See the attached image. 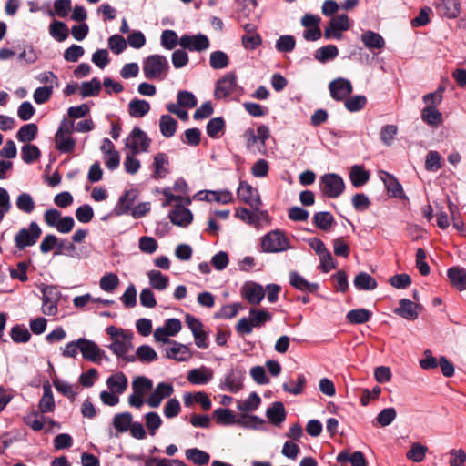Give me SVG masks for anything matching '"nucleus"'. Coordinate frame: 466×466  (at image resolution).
<instances>
[{"label":"nucleus","instance_id":"nucleus-44","mask_svg":"<svg viewBox=\"0 0 466 466\" xmlns=\"http://www.w3.org/2000/svg\"><path fill=\"white\" fill-rule=\"evenodd\" d=\"M371 315L372 313L366 309H357L350 310L346 318L351 324H363L370 319Z\"/></svg>","mask_w":466,"mask_h":466},{"label":"nucleus","instance_id":"nucleus-8","mask_svg":"<svg viewBox=\"0 0 466 466\" xmlns=\"http://www.w3.org/2000/svg\"><path fill=\"white\" fill-rule=\"evenodd\" d=\"M245 374V370L239 367L228 370L220 380L219 389L231 393L238 392L243 388Z\"/></svg>","mask_w":466,"mask_h":466},{"label":"nucleus","instance_id":"nucleus-10","mask_svg":"<svg viewBox=\"0 0 466 466\" xmlns=\"http://www.w3.org/2000/svg\"><path fill=\"white\" fill-rule=\"evenodd\" d=\"M179 46L190 52H203L209 48L210 42L206 35H183L179 38Z\"/></svg>","mask_w":466,"mask_h":466},{"label":"nucleus","instance_id":"nucleus-59","mask_svg":"<svg viewBox=\"0 0 466 466\" xmlns=\"http://www.w3.org/2000/svg\"><path fill=\"white\" fill-rule=\"evenodd\" d=\"M228 56L223 51H214L210 54L209 63L214 69H223L228 65Z\"/></svg>","mask_w":466,"mask_h":466},{"label":"nucleus","instance_id":"nucleus-16","mask_svg":"<svg viewBox=\"0 0 466 466\" xmlns=\"http://www.w3.org/2000/svg\"><path fill=\"white\" fill-rule=\"evenodd\" d=\"M241 294L248 303L258 305L265 297V290L259 284L254 282H247L241 289Z\"/></svg>","mask_w":466,"mask_h":466},{"label":"nucleus","instance_id":"nucleus-45","mask_svg":"<svg viewBox=\"0 0 466 466\" xmlns=\"http://www.w3.org/2000/svg\"><path fill=\"white\" fill-rule=\"evenodd\" d=\"M136 360L143 363H150L157 360V354L155 350L149 345H142L137 349Z\"/></svg>","mask_w":466,"mask_h":466},{"label":"nucleus","instance_id":"nucleus-24","mask_svg":"<svg viewBox=\"0 0 466 466\" xmlns=\"http://www.w3.org/2000/svg\"><path fill=\"white\" fill-rule=\"evenodd\" d=\"M200 200L217 201L222 204H228L232 201V193L228 190L223 191H199L198 193Z\"/></svg>","mask_w":466,"mask_h":466},{"label":"nucleus","instance_id":"nucleus-5","mask_svg":"<svg viewBox=\"0 0 466 466\" xmlns=\"http://www.w3.org/2000/svg\"><path fill=\"white\" fill-rule=\"evenodd\" d=\"M289 238L279 229L271 230L261 238V249L266 253H279L290 249Z\"/></svg>","mask_w":466,"mask_h":466},{"label":"nucleus","instance_id":"nucleus-60","mask_svg":"<svg viewBox=\"0 0 466 466\" xmlns=\"http://www.w3.org/2000/svg\"><path fill=\"white\" fill-rule=\"evenodd\" d=\"M213 415L218 424L228 425L237 421L234 413L229 409L218 408L214 410Z\"/></svg>","mask_w":466,"mask_h":466},{"label":"nucleus","instance_id":"nucleus-25","mask_svg":"<svg viewBox=\"0 0 466 466\" xmlns=\"http://www.w3.org/2000/svg\"><path fill=\"white\" fill-rule=\"evenodd\" d=\"M286 410L282 402H274L266 411V416L269 422L275 426H279L286 420Z\"/></svg>","mask_w":466,"mask_h":466},{"label":"nucleus","instance_id":"nucleus-54","mask_svg":"<svg viewBox=\"0 0 466 466\" xmlns=\"http://www.w3.org/2000/svg\"><path fill=\"white\" fill-rule=\"evenodd\" d=\"M119 285V279L115 273H106L100 279V289L106 292H113Z\"/></svg>","mask_w":466,"mask_h":466},{"label":"nucleus","instance_id":"nucleus-23","mask_svg":"<svg viewBox=\"0 0 466 466\" xmlns=\"http://www.w3.org/2000/svg\"><path fill=\"white\" fill-rule=\"evenodd\" d=\"M440 15L455 18L460 14V4L457 0H441L436 5Z\"/></svg>","mask_w":466,"mask_h":466},{"label":"nucleus","instance_id":"nucleus-34","mask_svg":"<svg viewBox=\"0 0 466 466\" xmlns=\"http://www.w3.org/2000/svg\"><path fill=\"white\" fill-rule=\"evenodd\" d=\"M149 284L152 289L157 290H165L169 285V278L162 274L159 270H150L147 272Z\"/></svg>","mask_w":466,"mask_h":466},{"label":"nucleus","instance_id":"nucleus-56","mask_svg":"<svg viewBox=\"0 0 466 466\" xmlns=\"http://www.w3.org/2000/svg\"><path fill=\"white\" fill-rule=\"evenodd\" d=\"M101 90V83L97 78H93L89 82H84L81 85L80 94L83 97L97 96Z\"/></svg>","mask_w":466,"mask_h":466},{"label":"nucleus","instance_id":"nucleus-53","mask_svg":"<svg viewBox=\"0 0 466 466\" xmlns=\"http://www.w3.org/2000/svg\"><path fill=\"white\" fill-rule=\"evenodd\" d=\"M160 43L165 49L172 50L179 45V38L175 31L167 29L161 34Z\"/></svg>","mask_w":466,"mask_h":466},{"label":"nucleus","instance_id":"nucleus-37","mask_svg":"<svg viewBox=\"0 0 466 466\" xmlns=\"http://www.w3.org/2000/svg\"><path fill=\"white\" fill-rule=\"evenodd\" d=\"M185 455L188 461H192L197 466L207 465L210 461V455L198 448L187 449Z\"/></svg>","mask_w":466,"mask_h":466},{"label":"nucleus","instance_id":"nucleus-33","mask_svg":"<svg viewBox=\"0 0 466 466\" xmlns=\"http://www.w3.org/2000/svg\"><path fill=\"white\" fill-rule=\"evenodd\" d=\"M56 147L61 153H71L76 147V139L72 136L56 133L55 135Z\"/></svg>","mask_w":466,"mask_h":466},{"label":"nucleus","instance_id":"nucleus-19","mask_svg":"<svg viewBox=\"0 0 466 466\" xmlns=\"http://www.w3.org/2000/svg\"><path fill=\"white\" fill-rule=\"evenodd\" d=\"M169 347L165 349L166 356L168 359L177 361H186L191 357L189 349L181 343L175 340L169 343Z\"/></svg>","mask_w":466,"mask_h":466},{"label":"nucleus","instance_id":"nucleus-17","mask_svg":"<svg viewBox=\"0 0 466 466\" xmlns=\"http://www.w3.org/2000/svg\"><path fill=\"white\" fill-rule=\"evenodd\" d=\"M170 221L181 228H187L193 220V215L188 208L177 205L168 215Z\"/></svg>","mask_w":466,"mask_h":466},{"label":"nucleus","instance_id":"nucleus-32","mask_svg":"<svg viewBox=\"0 0 466 466\" xmlns=\"http://www.w3.org/2000/svg\"><path fill=\"white\" fill-rule=\"evenodd\" d=\"M150 110V104L143 99L134 98L128 104V114L135 118L146 116Z\"/></svg>","mask_w":466,"mask_h":466},{"label":"nucleus","instance_id":"nucleus-9","mask_svg":"<svg viewBox=\"0 0 466 466\" xmlns=\"http://www.w3.org/2000/svg\"><path fill=\"white\" fill-rule=\"evenodd\" d=\"M240 87L237 83V76L233 73H228L224 77L217 82L215 88V97L223 99L229 96L238 95Z\"/></svg>","mask_w":466,"mask_h":466},{"label":"nucleus","instance_id":"nucleus-28","mask_svg":"<svg viewBox=\"0 0 466 466\" xmlns=\"http://www.w3.org/2000/svg\"><path fill=\"white\" fill-rule=\"evenodd\" d=\"M289 282L292 287L300 290L311 293L317 292L319 285L317 283H310L298 272L292 271L289 274Z\"/></svg>","mask_w":466,"mask_h":466},{"label":"nucleus","instance_id":"nucleus-40","mask_svg":"<svg viewBox=\"0 0 466 466\" xmlns=\"http://www.w3.org/2000/svg\"><path fill=\"white\" fill-rule=\"evenodd\" d=\"M422 120L431 127H438L442 123V114L435 107L427 106L421 113Z\"/></svg>","mask_w":466,"mask_h":466},{"label":"nucleus","instance_id":"nucleus-36","mask_svg":"<svg viewBox=\"0 0 466 466\" xmlns=\"http://www.w3.org/2000/svg\"><path fill=\"white\" fill-rule=\"evenodd\" d=\"M339 55V50L335 45H327L319 49L314 53V58L319 63H327L335 59Z\"/></svg>","mask_w":466,"mask_h":466},{"label":"nucleus","instance_id":"nucleus-51","mask_svg":"<svg viewBox=\"0 0 466 466\" xmlns=\"http://www.w3.org/2000/svg\"><path fill=\"white\" fill-rule=\"evenodd\" d=\"M10 336L15 343H26L31 339V334L24 325H15L10 330Z\"/></svg>","mask_w":466,"mask_h":466},{"label":"nucleus","instance_id":"nucleus-61","mask_svg":"<svg viewBox=\"0 0 466 466\" xmlns=\"http://www.w3.org/2000/svg\"><path fill=\"white\" fill-rule=\"evenodd\" d=\"M71 0H56L54 2V11H50L51 16L58 15L59 17H66L71 10Z\"/></svg>","mask_w":466,"mask_h":466},{"label":"nucleus","instance_id":"nucleus-14","mask_svg":"<svg viewBox=\"0 0 466 466\" xmlns=\"http://www.w3.org/2000/svg\"><path fill=\"white\" fill-rule=\"evenodd\" d=\"M170 173L168 156L164 152L156 154L152 163V178L157 180L165 178Z\"/></svg>","mask_w":466,"mask_h":466},{"label":"nucleus","instance_id":"nucleus-13","mask_svg":"<svg viewBox=\"0 0 466 466\" xmlns=\"http://www.w3.org/2000/svg\"><path fill=\"white\" fill-rule=\"evenodd\" d=\"M174 393V387L171 383L160 382L153 390L146 402L151 408H158L162 400L169 398Z\"/></svg>","mask_w":466,"mask_h":466},{"label":"nucleus","instance_id":"nucleus-57","mask_svg":"<svg viewBox=\"0 0 466 466\" xmlns=\"http://www.w3.org/2000/svg\"><path fill=\"white\" fill-rule=\"evenodd\" d=\"M16 207L19 210L30 214L35 209V201L28 193H21L16 198Z\"/></svg>","mask_w":466,"mask_h":466},{"label":"nucleus","instance_id":"nucleus-29","mask_svg":"<svg viewBox=\"0 0 466 466\" xmlns=\"http://www.w3.org/2000/svg\"><path fill=\"white\" fill-rule=\"evenodd\" d=\"M43 396L38 403V409L40 413L53 412L56 407L54 396L52 393L51 386L49 383L43 385Z\"/></svg>","mask_w":466,"mask_h":466},{"label":"nucleus","instance_id":"nucleus-48","mask_svg":"<svg viewBox=\"0 0 466 466\" xmlns=\"http://www.w3.org/2000/svg\"><path fill=\"white\" fill-rule=\"evenodd\" d=\"M40 156V149L35 145L25 144L21 148V157L26 164L36 161Z\"/></svg>","mask_w":466,"mask_h":466},{"label":"nucleus","instance_id":"nucleus-7","mask_svg":"<svg viewBox=\"0 0 466 466\" xmlns=\"http://www.w3.org/2000/svg\"><path fill=\"white\" fill-rule=\"evenodd\" d=\"M42 230L38 224L32 221L28 228H21L15 236V247L19 250L35 245L40 238Z\"/></svg>","mask_w":466,"mask_h":466},{"label":"nucleus","instance_id":"nucleus-35","mask_svg":"<svg viewBox=\"0 0 466 466\" xmlns=\"http://www.w3.org/2000/svg\"><path fill=\"white\" fill-rule=\"evenodd\" d=\"M353 284L358 290H373L377 288L376 279L366 272H360L355 277Z\"/></svg>","mask_w":466,"mask_h":466},{"label":"nucleus","instance_id":"nucleus-20","mask_svg":"<svg viewBox=\"0 0 466 466\" xmlns=\"http://www.w3.org/2000/svg\"><path fill=\"white\" fill-rule=\"evenodd\" d=\"M137 198V191L136 189H130L120 197L116 208L115 213L117 216L128 214L131 208Z\"/></svg>","mask_w":466,"mask_h":466},{"label":"nucleus","instance_id":"nucleus-38","mask_svg":"<svg viewBox=\"0 0 466 466\" xmlns=\"http://www.w3.org/2000/svg\"><path fill=\"white\" fill-rule=\"evenodd\" d=\"M384 177L382 180L387 188V191L394 198L404 197L403 189L400 183L397 178L390 173L383 172Z\"/></svg>","mask_w":466,"mask_h":466},{"label":"nucleus","instance_id":"nucleus-39","mask_svg":"<svg viewBox=\"0 0 466 466\" xmlns=\"http://www.w3.org/2000/svg\"><path fill=\"white\" fill-rule=\"evenodd\" d=\"M177 127V120L170 115H162L159 120V128L163 137L169 138L176 133Z\"/></svg>","mask_w":466,"mask_h":466},{"label":"nucleus","instance_id":"nucleus-42","mask_svg":"<svg viewBox=\"0 0 466 466\" xmlns=\"http://www.w3.org/2000/svg\"><path fill=\"white\" fill-rule=\"evenodd\" d=\"M49 34L58 42H63L68 37L69 29L66 23L55 21L49 25Z\"/></svg>","mask_w":466,"mask_h":466},{"label":"nucleus","instance_id":"nucleus-2","mask_svg":"<svg viewBox=\"0 0 466 466\" xmlns=\"http://www.w3.org/2000/svg\"><path fill=\"white\" fill-rule=\"evenodd\" d=\"M272 320V315L264 309H251L249 317L241 318L237 325L236 330L240 336L251 334L254 328H261L266 322Z\"/></svg>","mask_w":466,"mask_h":466},{"label":"nucleus","instance_id":"nucleus-11","mask_svg":"<svg viewBox=\"0 0 466 466\" xmlns=\"http://www.w3.org/2000/svg\"><path fill=\"white\" fill-rule=\"evenodd\" d=\"M237 195L241 201L250 206L256 211L262 205L258 190L246 181H240Z\"/></svg>","mask_w":466,"mask_h":466},{"label":"nucleus","instance_id":"nucleus-58","mask_svg":"<svg viewBox=\"0 0 466 466\" xmlns=\"http://www.w3.org/2000/svg\"><path fill=\"white\" fill-rule=\"evenodd\" d=\"M53 385L58 392L67 397L68 399L74 400L77 394V392L75 390V386L69 384L66 381L59 380L58 378L53 379Z\"/></svg>","mask_w":466,"mask_h":466},{"label":"nucleus","instance_id":"nucleus-55","mask_svg":"<svg viewBox=\"0 0 466 466\" xmlns=\"http://www.w3.org/2000/svg\"><path fill=\"white\" fill-rule=\"evenodd\" d=\"M367 98L363 95H357L347 98L344 101V106L350 112H358L365 107Z\"/></svg>","mask_w":466,"mask_h":466},{"label":"nucleus","instance_id":"nucleus-21","mask_svg":"<svg viewBox=\"0 0 466 466\" xmlns=\"http://www.w3.org/2000/svg\"><path fill=\"white\" fill-rule=\"evenodd\" d=\"M349 177L352 186L359 188L368 183L370 172L361 165H353L350 169Z\"/></svg>","mask_w":466,"mask_h":466},{"label":"nucleus","instance_id":"nucleus-49","mask_svg":"<svg viewBox=\"0 0 466 466\" xmlns=\"http://www.w3.org/2000/svg\"><path fill=\"white\" fill-rule=\"evenodd\" d=\"M153 388V382L150 379L138 376L132 381L133 392L138 395H145L147 392L151 390Z\"/></svg>","mask_w":466,"mask_h":466},{"label":"nucleus","instance_id":"nucleus-46","mask_svg":"<svg viewBox=\"0 0 466 466\" xmlns=\"http://www.w3.org/2000/svg\"><path fill=\"white\" fill-rule=\"evenodd\" d=\"M132 419L130 412L117 413L114 416L113 425L117 431L126 432L131 426Z\"/></svg>","mask_w":466,"mask_h":466},{"label":"nucleus","instance_id":"nucleus-3","mask_svg":"<svg viewBox=\"0 0 466 466\" xmlns=\"http://www.w3.org/2000/svg\"><path fill=\"white\" fill-rule=\"evenodd\" d=\"M169 63L163 55H151L143 61V73L147 79L162 80L169 71Z\"/></svg>","mask_w":466,"mask_h":466},{"label":"nucleus","instance_id":"nucleus-26","mask_svg":"<svg viewBox=\"0 0 466 466\" xmlns=\"http://www.w3.org/2000/svg\"><path fill=\"white\" fill-rule=\"evenodd\" d=\"M127 378L123 372H116L106 380L107 388L116 394H123L127 388Z\"/></svg>","mask_w":466,"mask_h":466},{"label":"nucleus","instance_id":"nucleus-1","mask_svg":"<svg viewBox=\"0 0 466 466\" xmlns=\"http://www.w3.org/2000/svg\"><path fill=\"white\" fill-rule=\"evenodd\" d=\"M106 331L112 340V343L108 346L109 350L127 362L136 361L135 356H127V353L133 349V332L115 326L107 327Z\"/></svg>","mask_w":466,"mask_h":466},{"label":"nucleus","instance_id":"nucleus-30","mask_svg":"<svg viewBox=\"0 0 466 466\" xmlns=\"http://www.w3.org/2000/svg\"><path fill=\"white\" fill-rule=\"evenodd\" d=\"M336 460L339 463L350 462L351 466H367V461L361 451H343L339 452Z\"/></svg>","mask_w":466,"mask_h":466},{"label":"nucleus","instance_id":"nucleus-4","mask_svg":"<svg viewBox=\"0 0 466 466\" xmlns=\"http://www.w3.org/2000/svg\"><path fill=\"white\" fill-rule=\"evenodd\" d=\"M320 193L329 198H338L346 188L345 182L341 176L336 173H327L319 179Z\"/></svg>","mask_w":466,"mask_h":466},{"label":"nucleus","instance_id":"nucleus-22","mask_svg":"<svg viewBox=\"0 0 466 466\" xmlns=\"http://www.w3.org/2000/svg\"><path fill=\"white\" fill-rule=\"evenodd\" d=\"M419 305L415 304L409 299H402L400 300V307L397 308L394 312L408 320H414L419 316L417 311Z\"/></svg>","mask_w":466,"mask_h":466},{"label":"nucleus","instance_id":"nucleus-64","mask_svg":"<svg viewBox=\"0 0 466 466\" xmlns=\"http://www.w3.org/2000/svg\"><path fill=\"white\" fill-rule=\"evenodd\" d=\"M397 416L396 410L394 408L383 409L376 417V421L382 427L390 425Z\"/></svg>","mask_w":466,"mask_h":466},{"label":"nucleus","instance_id":"nucleus-15","mask_svg":"<svg viewBox=\"0 0 466 466\" xmlns=\"http://www.w3.org/2000/svg\"><path fill=\"white\" fill-rule=\"evenodd\" d=\"M80 352L84 359L94 363H99L102 360L105 352L95 341L80 338Z\"/></svg>","mask_w":466,"mask_h":466},{"label":"nucleus","instance_id":"nucleus-41","mask_svg":"<svg viewBox=\"0 0 466 466\" xmlns=\"http://www.w3.org/2000/svg\"><path fill=\"white\" fill-rule=\"evenodd\" d=\"M314 225L324 231H328L334 223V218L329 211L316 212L312 218Z\"/></svg>","mask_w":466,"mask_h":466},{"label":"nucleus","instance_id":"nucleus-27","mask_svg":"<svg viewBox=\"0 0 466 466\" xmlns=\"http://www.w3.org/2000/svg\"><path fill=\"white\" fill-rule=\"evenodd\" d=\"M361 41L369 50H381L385 46L384 38L371 30H368L361 35Z\"/></svg>","mask_w":466,"mask_h":466},{"label":"nucleus","instance_id":"nucleus-6","mask_svg":"<svg viewBox=\"0 0 466 466\" xmlns=\"http://www.w3.org/2000/svg\"><path fill=\"white\" fill-rule=\"evenodd\" d=\"M151 144V139L146 132L136 127L125 139V147L128 149L127 153L140 154L147 152Z\"/></svg>","mask_w":466,"mask_h":466},{"label":"nucleus","instance_id":"nucleus-47","mask_svg":"<svg viewBox=\"0 0 466 466\" xmlns=\"http://www.w3.org/2000/svg\"><path fill=\"white\" fill-rule=\"evenodd\" d=\"M261 402V399L258 393L252 392L244 401L238 403V410L242 412H251L256 410Z\"/></svg>","mask_w":466,"mask_h":466},{"label":"nucleus","instance_id":"nucleus-52","mask_svg":"<svg viewBox=\"0 0 466 466\" xmlns=\"http://www.w3.org/2000/svg\"><path fill=\"white\" fill-rule=\"evenodd\" d=\"M236 423L245 428L258 430L263 428L265 420L256 415H242Z\"/></svg>","mask_w":466,"mask_h":466},{"label":"nucleus","instance_id":"nucleus-18","mask_svg":"<svg viewBox=\"0 0 466 466\" xmlns=\"http://www.w3.org/2000/svg\"><path fill=\"white\" fill-rule=\"evenodd\" d=\"M212 378V370L205 366L190 370L187 376V380L193 385L207 384Z\"/></svg>","mask_w":466,"mask_h":466},{"label":"nucleus","instance_id":"nucleus-62","mask_svg":"<svg viewBox=\"0 0 466 466\" xmlns=\"http://www.w3.org/2000/svg\"><path fill=\"white\" fill-rule=\"evenodd\" d=\"M296 40L289 35H281L276 42V49L279 52L289 53L294 50Z\"/></svg>","mask_w":466,"mask_h":466},{"label":"nucleus","instance_id":"nucleus-63","mask_svg":"<svg viewBox=\"0 0 466 466\" xmlns=\"http://www.w3.org/2000/svg\"><path fill=\"white\" fill-rule=\"evenodd\" d=\"M224 127L225 121L221 116L211 118L207 124V134L212 138H217Z\"/></svg>","mask_w":466,"mask_h":466},{"label":"nucleus","instance_id":"nucleus-31","mask_svg":"<svg viewBox=\"0 0 466 466\" xmlns=\"http://www.w3.org/2000/svg\"><path fill=\"white\" fill-rule=\"evenodd\" d=\"M447 276L457 289H466V270L460 267H453L448 269Z\"/></svg>","mask_w":466,"mask_h":466},{"label":"nucleus","instance_id":"nucleus-12","mask_svg":"<svg viewBox=\"0 0 466 466\" xmlns=\"http://www.w3.org/2000/svg\"><path fill=\"white\" fill-rule=\"evenodd\" d=\"M331 97L336 101H345L352 93L353 86L350 80L339 77L329 85Z\"/></svg>","mask_w":466,"mask_h":466},{"label":"nucleus","instance_id":"nucleus-43","mask_svg":"<svg viewBox=\"0 0 466 466\" xmlns=\"http://www.w3.org/2000/svg\"><path fill=\"white\" fill-rule=\"evenodd\" d=\"M37 132L38 127L35 124H26L20 127L16 134V138L19 142H31L35 138Z\"/></svg>","mask_w":466,"mask_h":466},{"label":"nucleus","instance_id":"nucleus-50","mask_svg":"<svg viewBox=\"0 0 466 466\" xmlns=\"http://www.w3.org/2000/svg\"><path fill=\"white\" fill-rule=\"evenodd\" d=\"M428 448L420 442H414L411 444L410 450L406 453L407 459L414 462H421L426 456Z\"/></svg>","mask_w":466,"mask_h":466}]
</instances>
